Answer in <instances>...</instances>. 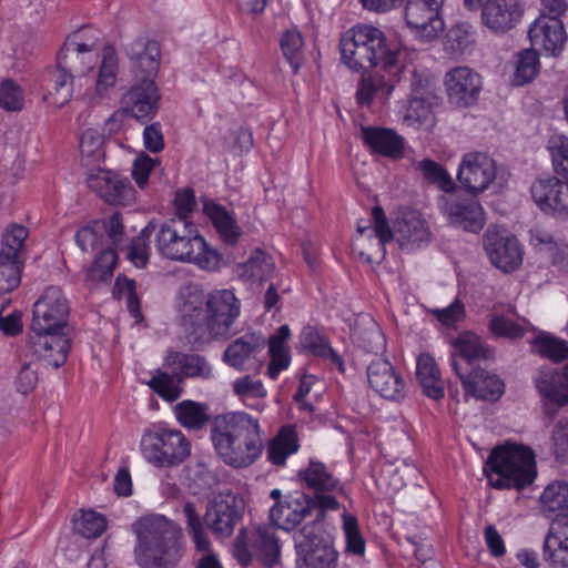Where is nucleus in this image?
Returning <instances> with one entry per match:
<instances>
[{"label": "nucleus", "instance_id": "nucleus-1", "mask_svg": "<svg viewBox=\"0 0 568 568\" xmlns=\"http://www.w3.org/2000/svg\"><path fill=\"white\" fill-rule=\"evenodd\" d=\"M399 49L387 44L382 30L372 24H357L351 28L341 40L343 62L352 70L364 73L356 91L361 105H369L374 99L385 100L399 81L402 67Z\"/></svg>", "mask_w": 568, "mask_h": 568}, {"label": "nucleus", "instance_id": "nucleus-2", "mask_svg": "<svg viewBox=\"0 0 568 568\" xmlns=\"http://www.w3.org/2000/svg\"><path fill=\"white\" fill-rule=\"evenodd\" d=\"M98 41L92 43L70 40L60 50L57 63L79 80H84L82 99L97 105L110 98L114 90L120 70V59L115 48L106 44L101 51L98 63Z\"/></svg>", "mask_w": 568, "mask_h": 568}, {"label": "nucleus", "instance_id": "nucleus-3", "mask_svg": "<svg viewBox=\"0 0 568 568\" xmlns=\"http://www.w3.org/2000/svg\"><path fill=\"white\" fill-rule=\"evenodd\" d=\"M211 439L223 462L236 468L253 464L263 449L258 419L241 410L213 417Z\"/></svg>", "mask_w": 568, "mask_h": 568}, {"label": "nucleus", "instance_id": "nucleus-4", "mask_svg": "<svg viewBox=\"0 0 568 568\" xmlns=\"http://www.w3.org/2000/svg\"><path fill=\"white\" fill-rule=\"evenodd\" d=\"M135 554L142 568H174L183 556L181 528L161 515L140 518L133 525Z\"/></svg>", "mask_w": 568, "mask_h": 568}, {"label": "nucleus", "instance_id": "nucleus-5", "mask_svg": "<svg viewBox=\"0 0 568 568\" xmlns=\"http://www.w3.org/2000/svg\"><path fill=\"white\" fill-rule=\"evenodd\" d=\"M241 313V303L230 290L212 292L206 302L199 294L191 295L181 306L184 325L193 333L206 332L211 338H226Z\"/></svg>", "mask_w": 568, "mask_h": 568}, {"label": "nucleus", "instance_id": "nucleus-6", "mask_svg": "<svg viewBox=\"0 0 568 568\" xmlns=\"http://www.w3.org/2000/svg\"><path fill=\"white\" fill-rule=\"evenodd\" d=\"M155 247L168 260L192 263L203 270H215L220 263L219 253L207 245L190 220L163 222L155 234Z\"/></svg>", "mask_w": 568, "mask_h": 568}, {"label": "nucleus", "instance_id": "nucleus-7", "mask_svg": "<svg viewBox=\"0 0 568 568\" xmlns=\"http://www.w3.org/2000/svg\"><path fill=\"white\" fill-rule=\"evenodd\" d=\"M485 471L494 488L523 489L537 476L535 453L524 444L506 442L491 450Z\"/></svg>", "mask_w": 568, "mask_h": 568}, {"label": "nucleus", "instance_id": "nucleus-8", "mask_svg": "<svg viewBox=\"0 0 568 568\" xmlns=\"http://www.w3.org/2000/svg\"><path fill=\"white\" fill-rule=\"evenodd\" d=\"M213 367L199 354H185L169 351L164 357L163 369H158L148 382L149 387L168 402L176 400L184 378L211 379Z\"/></svg>", "mask_w": 568, "mask_h": 568}, {"label": "nucleus", "instance_id": "nucleus-9", "mask_svg": "<svg viewBox=\"0 0 568 568\" xmlns=\"http://www.w3.org/2000/svg\"><path fill=\"white\" fill-rule=\"evenodd\" d=\"M548 149L556 173L568 180V138L552 135L548 141ZM531 196L544 212L568 217V183L557 178L537 180L531 185Z\"/></svg>", "mask_w": 568, "mask_h": 568}, {"label": "nucleus", "instance_id": "nucleus-10", "mask_svg": "<svg viewBox=\"0 0 568 568\" xmlns=\"http://www.w3.org/2000/svg\"><path fill=\"white\" fill-rule=\"evenodd\" d=\"M142 457L156 468H174L191 455V444L179 429L158 427L144 432L140 440Z\"/></svg>", "mask_w": 568, "mask_h": 568}, {"label": "nucleus", "instance_id": "nucleus-11", "mask_svg": "<svg viewBox=\"0 0 568 568\" xmlns=\"http://www.w3.org/2000/svg\"><path fill=\"white\" fill-rule=\"evenodd\" d=\"M232 552L244 567L254 559L267 568L276 566L281 559V546L275 528L261 525L241 529L234 539Z\"/></svg>", "mask_w": 568, "mask_h": 568}, {"label": "nucleus", "instance_id": "nucleus-12", "mask_svg": "<svg viewBox=\"0 0 568 568\" xmlns=\"http://www.w3.org/2000/svg\"><path fill=\"white\" fill-rule=\"evenodd\" d=\"M297 476L301 485L312 490L311 498L317 503L321 514L341 509L338 499L346 496L345 486L324 463L311 459Z\"/></svg>", "mask_w": 568, "mask_h": 568}, {"label": "nucleus", "instance_id": "nucleus-13", "mask_svg": "<svg viewBox=\"0 0 568 568\" xmlns=\"http://www.w3.org/2000/svg\"><path fill=\"white\" fill-rule=\"evenodd\" d=\"M326 514H321L320 507L311 495L302 491L287 495L283 501L276 503L270 509V517L277 528L285 531L293 530L304 519L312 517L306 525H315L316 530L322 528Z\"/></svg>", "mask_w": 568, "mask_h": 568}, {"label": "nucleus", "instance_id": "nucleus-14", "mask_svg": "<svg viewBox=\"0 0 568 568\" xmlns=\"http://www.w3.org/2000/svg\"><path fill=\"white\" fill-rule=\"evenodd\" d=\"M70 313L69 301L58 286L47 287L33 305V333L63 331Z\"/></svg>", "mask_w": 568, "mask_h": 568}, {"label": "nucleus", "instance_id": "nucleus-15", "mask_svg": "<svg viewBox=\"0 0 568 568\" xmlns=\"http://www.w3.org/2000/svg\"><path fill=\"white\" fill-rule=\"evenodd\" d=\"M297 550V568H335L337 552L322 537V528L304 525L294 537Z\"/></svg>", "mask_w": 568, "mask_h": 568}, {"label": "nucleus", "instance_id": "nucleus-16", "mask_svg": "<svg viewBox=\"0 0 568 568\" xmlns=\"http://www.w3.org/2000/svg\"><path fill=\"white\" fill-rule=\"evenodd\" d=\"M444 2L445 0H406L405 22L416 38L432 41L444 30Z\"/></svg>", "mask_w": 568, "mask_h": 568}, {"label": "nucleus", "instance_id": "nucleus-17", "mask_svg": "<svg viewBox=\"0 0 568 568\" xmlns=\"http://www.w3.org/2000/svg\"><path fill=\"white\" fill-rule=\"evenodd\" d=\"M484 246L490 263L506 273L517 270L523 263V246L516 236L504 227H488L484 236Z\"/></svg>", "mask_w": 568, "mask_h": 568}, {"label": "nucleus", "instance_id": "nucleus-18", "mask_svg": "<svg viewBox=\"0 0 568 568\" xmlns=\"http://www.w3.org/2000/svg\"><path fill=\"white\" fill-rule=\"evenodd\" d=\"M438 206L453 226L477 233L485 225L484 209L474 197L449 193L438 199Z\"/></svg>", "mask_w": 568, "mask_h": 568}, {"label": "nucleus", "instance_id": "nucleus-19", "mask_svg": "<svg viewBox=\"0 0 568 568\" xmlns=\"http://www.w3.org/2000/svg\"><path fill=\"white\" fill-rule=\"evenodd\" d=\"M483 87V77L467 65L454 67L444 75V88L448 102L456 108L464 109L476 104Z\"/></svg>", "mask_w": 568, "mask_h": 568}, {"label": "nucleus", "instance_id": "nucleus-20", "mask_svg": "<svg viewBox=\"0 0 568 568\" xmlns=\"http://www.w3.org/2000/svg\"><path fill=\"white\" fill-rule=\"evenodd\" d=\"M134 79H155L160 68L161 49L158 41L139 36L122 45Z\"/></svg>", "mask_w": 568, "mask_h": 568}, {"label": "nucleus", "instance_id": "nucleus-21", "mask_svg": "<svg viewBox=\"0 0 568 568\" xmlns=\"http://www.w3.org/2000/svg\"><path fill=\"white\" fill-rule=\"evenodd\" d=\"M495 161L481 152H470L463 156L457 172L459 183L473 194L488 189L496 179Z\"/></svg>", "mask_w": 568, "mask_h": 568}, {"label": "nucleus", "instance_id": "nucleus-22", "mask_svg": "<svg viewBox=\"0 0 568 568\" xmlns=\"http://www.w3.org/2000/svg\"><path fill=\"white\" fill-rule=\"evenodd\" d=\"M88 186L109 204L126 205L135 195L129 179L104 169L91 170L87 176Z\"/></svg>", "mask_w": 568, "mask_h": 568}, {"label": "nucleus", "instance_id": "nucleus-23", "mask_svg": "<svg viewBox=\"0 0 568 568\" xmlns=\"http://www.w3.org/2000/svg\"><path fill=\"white\" fill-rule=\"evenodd\" d=\"M528 38L536 51H541L549 57H558L565 48L567 33L560 19L539 14L529 26Z\"/></svg>", "mask_w": 568, "mask_h": 568}, {"label": "nucleus", "instance_id": "nucleus-24", "mask_svg": "<svg viewBox=\"0 0 568 568\" xmlns=\"http://www.w3.org/2000/svg\"><path fill=\"white\" fill-rule=\"evenodd\" d=\"M241 516V499L231 493L215 495L205 513L206 526L220 538L229 537Z\"/></svg>", "mask_w": 568, "mask_h": 568}, {"label": "nucleus", "instance_id": "nucleus-25", "mask_svg": "<svg viewBox=\"0 0 568 568\" xmlns=\"http://www.w3.org/2000/svg\"><path fill=\"white\" fill-rule=\"evenodd\" d=\"M160 92L155 79H134L122 98L123 108L133 118L144 122L156 114Z\"/></svg>", "mask_w": 568, "mask_h": 568}, {"label": "nucleus", "instance_id": "nucleus-26", "mask_svg": "<svg viewBox=\"0 0 568 568\" xmlns=\"http://www.w3.org/2000/svg\"><path fill=\"white\" fill-rule=\"evenodd\" d=\"M394 240L402 250L414 251L429 244L432 232L419 212L405 210L394 223Z\"/></svg>", "mask_w": 568, "mask_h": 568}, {"label": "nucleus", "instance_id": "nucleus-27", "mask_svg": "<svg viewBox=\"0 0 568 568\" xmlns=\"http://www.w3.org/2000/svg\"><path fill=\"white\" fill-rule=\"evenodd\" d=\"M367 381L369 387L385 399L399 400L405 396L406 383L387 359L376 358L371 362Z\"/></svg>", "mask_w": 568, "mask_h": 568}, {"label": "nucleus", "instance_id": "nucleus-28", "mask_svg": "<svg viewBox=\"0 0 568 568\" xmlns=\"http://www.w3.org/2000/svg\"><path fill=\"white\" fill-rule=\"evenodd\" d=\"M523 14L520 0H487L481 9V22L493 32L504 33L513 29Z\"/></svg>", "mask_w": 568, "mask_h": 568}, {"label": "nucleus", "instance_id": "nucleus-29", "mask_svg": "<svg viewBox=\"0 0 568 568\" xmlns=\"http://www.w3.org/2000/svg\"><path fill=\"white\" fill-rule=\"evenodd\" d=\"M545 406L561 408L568 405V363L560 369H541L535 378Z\"/></svg>", "mask_w": 568, "mask_h": 568}, {"label": "nucleus", "instance_id": "nucleus-30", "mask_svg": "<svg viewBox=\"0 0 568 568\" xmlns=\"http://www.w3.org/2000/svg\"><path fill=\"white\" fill-rule=\"evenodd\" d=\"M453 368L460 378L467 395L494 400L504 393V383L496 375L488 374L480 368H474L469 373L464 372L456 359H454Z\"/></svg>", "mask_w": 568, "mask_h": 568}, {"label": "nucleus", "instance_id": "nucleus-31", "mask_svg": "<svg viewBox=\"0 0 568 568\" xmlns=\"http://www.w3.org/2000/svg\"><path fill=\"white\" fill-rule=\"evenodd\" d=\"M31 348L34 355L58 368L67 361L70 342L62 331L34 333L31 338Z\"/></svg>", "mask_w": 568, "mask_h": 568}, {"label": "nucleus", "instance_id": "nucleus-32", "mask_svg": "<svg viewBox=\"0 0 568 568\" xmlns=\"http://www.w3.org/2000/svg\"><path fill=\"white\" fill-rule=\"evenodd\" d=\"M362 139L372 152L398 160L404 155L405 139L392 129L362 126Z\"/></svg>", "mask_w": 568, "mask_h": 568}, {"label": "nucleus", "instance_id": "nucleus-33", "mask_svg": "<svg viewBox=\"0 0 568 568\" xmlns=\"http://www.w3.org/2000/svg\"><path fill=\"white\" fill-rule=\"evenodd\" d=\"M265 339L262 335L252 333L245 334L232 342L223 354L224 362L237 369H247L256 358V355L264 349Z\"/></svg>", "mask_w": 568, "mask_h": 568}, {"label": "nucleus", "instance_id": "nucleus-34", "mask_svg": "<svg viewBox=\"0 0 568 568\" xmlns=\"http://www.w3.org/2000/svg\"><path fill=\"white\" fill-rule=\"evenodd\" d=\"M203 212L224 243L229 245L237 243L242 235V229L232 212L215 202H205Z\"/></svg>", "mask_w": 568, "mask_h": 568}, {"label": "nucleus", "instance_id": "nucleus-35", "mask_svg": "<svg viewBox=\"0 0 568 568\" xmlns=\"http://www.w3.org/2000/svg\"><path fill=\"white\" fill-rule=\"evenodd\" d=\"M542 555L544 559L555 568L568 567V518L546 535Z\"/></svg>", "mask_w": 568, "mask_h": 568}, {"label": "nucleus", "instance_id": "nucleus-36", "mask_svg": "<svg viewBox=\"0 0 568 568\" xmlns=\"http://www.w3.org/2000/svg\"><path fill=\"white\" fill-rule=\"evenodd\" d=\"M416 376L424 394L433 399L444 397V381L435 358L423 353L417 357Z\"/></svg>", "mask_w": 568, "mask_h": 568}, {"label": "nucleus", "instance_id": "nucleus-37", "mask_svg": "<svg viewBox=\"0 0 568 568\" xmlns=\"http://www.w3.org/2000/svg\"><path fill=\"white\" fill-rule=\"evenodd\" d=\"M301 346L313 354L321 357L329 365L336 367L339 372H344V361L342 356L332 348L328 341L322 336L314 327H305L300 335Z\"/></svg>", "mask_w": 568, "mask_h": 568}, {"label": "nucleus", "instance_id": "nucleus-38", "mask_svg": "<svg viewBox=\"0 0 568 568\" xmlns=\"http://www.w3.org/2000/svg\"><path fill=\"white\" fill-rule=\"evenodd\" d=\"M398 114L403 124L413 129L429 128L434 123L432 104L424 98L413 97L402 101Z\"/></svg>", "mask_w": 568, "mask_h": 568}, {"label": "nucleus", "instance_id": "nucleus-39", "mask_svg": "<svg viewBox=\"0 0 568 568\" xmlns=\"http://www.w3.org/2000/svg\"><path fill=\"white\" fill-rule=\"evenodd\" d=\"M455 349L452 364L456 359L464 372H467V369L463 367V363L471 365L475 359L489 358L491 356V351L485 346L478 335L473 333L462 334L455 342Z\"/></svg>", "mask_w": 568, "mask_h": 568}, {"label": "nucleus", "instance_id": "nucleus-40", "mask_svg": "<svg viewBox=\"0 0 568 568\" xmlns=\"http://www.w3.org/2000/svg\"><path fill=\"white\" fill-rule=\"evenodd\" d=\"M274 263L262 251H255L247 261L235 266L236 275L244 282L262 283L270 278Z\"/></svg>", "mask_w": 568, "mask_h": 568}, {"label": "nucleus", "instance_id": "nucleus-41", "mask_svg": "<svg viewBox=\"0 0 568 568\" xmlns=\"http://www.w3.org/2000/svg\"><path fill=\"white\" fill-rule=\"evenodd\" d=\"M73 79L71 73L57 63L50 74V88L44 99L57 108L68 104L73 95Z\"/></svg>", "mask_w": 568, "mask_h": 568}, {"label": "nucleus", "instance_id": "nucleus-42", "mask_svg": "<svg viewBox=\"0 0 568 568\" xmlns=\"http://www.w3.org/2000/svg\"><path fill=\"white\" fill-rule=\"evenodd\" d=\"M475 45L476 29L467 21L453 24L446 34L445 47L452 54L463 55L470 52Z\"/></svg>", "mask_w": 568, "mask_h": 568}, {"label": "nucleus", "instance_id": "nucleus-43", "mask_svg": "<svg viewBox=\"0 0 568 568\" xmlns=\"http://www.w3.org/2000/svg\"><path fill=\"white\" fill-rule=\"evenodd\" d=\"M511 83L516 87L531 82L540 71L539 53L534 48L519 51L514 59Z\"/></svg>", "mask_w": 568, "mask_h": 568}, {"label": "nucleus", "instance_id": "nucleus-44", "mask_svg": "<svg viewBox=\"0 0 568 568\" xmlns=\"http://www.w3.org/2000/svg\"><path fill=\"white\" fill-rule=\"evenodd\" d=\"M532 352L555 363L568 359V342L548 333H539L531 342Z\"/></svg>", "mask_w": 568, "mask_h": 568}, {"label": "nucleus", "instance_id": "nucleus-45", "mask_svg": "<svg viewBox=\"0 0 568 568\" xmlns=\"http://www.w3.org/2000/svg\"><path fill=\"white\" fill-rule=\"evenodd\" d=\"M298 449L297 436L292 428L284 427L278 435L271 440L267 449L268 460L282 466L286 458Z\"/></svg>", "mask_w": 568, "mask_h": 568}, {"label": "nucleus", "instance_id": "nucleus-46", "mask_svg": "<svg viewBox=\"0 0 568 568\" xmlns=\"http://www.w3.org/2000/svg\"><path fill=\"white\" fill-rule=\"evenodd\" d=\"M174 413L178 422L189 429H200L210 419L207 406L193 400L179 403L174 408Z\"/></svg>", "mask_w": 568, "mask_h": 568}, {"label": "nucleus", "instance_id": "nucleus-47", "mask_svg": "<svg viewBox=\"0 0 568 568\" xmlns=\"http://www.w3.org/2000/svg\"><path fill=\"white\" fill-rule=\"evenodd\" d=\"M116 253L115 248L105 246L99 251V255L95 257L93 264L87 272L88 281L97 284L99 282H108L113 275V271L116 265Z\"/></svg>", "mask_w": 568, "mask_h": 568}, {"label": "nucleus", "instance_id": "nucleus-48", "mask_svg": "<svg viewBox=\"0 0 568 568\" xmlns=\"http://www.w3.org/2000/svg\"><path fill=\"white\" fill-rule=\"evenodd\" d=\"M540 506L544 513L568 511V483L549 484L540 496Z\"/></svg>", "mask_w": 568, "mask_h": 568}, {"label": "nucleus", "instance_id": "nucleus-49", "mask_svg": "<svg viewBox=\"0 0 568 568\" xmlns=\"http://www.w3.org/2000/svg\"><path fill=\"white\" fill-rule=\"evenodd\" d=\"M231 386L234 395L237 396L242 403L252 408L261 409L258 405L248 404L250 399L266 397L267 390L261 379H255L250 375H245L234 379Z\"/></svg>", "mask_w": 568, "mask_h": 568}, {"label": "nucleus", "instance_id": "nucleus-50", "mask_svg": "<svg viewBox=\"0 0 568 568\" xmlns=\"http://www.w3.org/2000/svg\"><path fill=\"white\" fill-rule=\"evenodd\" d=\"M183 514L186 519L187 532L191 536L196 549L206 554L211 552L210 539L204 530L200 515L195 510L194 505L192 503H186L183 507Z\"/></svg>", "mask_w": 568, "mask_h": 568}, {"label": "nucleus", "instance_id": "nucleus-51", "mask_svg": "<svg viewBox=\"0 0 568 568\" xmlns=\"http://www.w3.org/2000/svg\"><path fill=\"white\" fill-rule=\"evenodd\" d=\"M23 262L0 253V294L12 292L21 280Z\"/></svg>", "mask_w": 568, "mask_h": 568}, {"label": "nucleus", "instance_id": "nucleus-52", "mask_svg": "<svg viewBox=\"0 0 568 568\" xmlns=\"http://www.w3.org/2000/svg\"><path fill=\"white\" fill-rule=\"evenodd\" d=\"M103 135L94 130L84 131L80 139V153L82 161L89 165L104 159Z\"/></svg>", "mask_w": 568, "mask_h": 568}, {"label": "nucleus", "instance_id": "nucleus-53", "mask_svg": "<svg viewBox=\"0 0 568 568\" xmlns=\"http://www.w3.org/2000/svg\"><path fill=\"white\" fill-rule=\"evenodd\" d=\"M75 242L83 252L101 251L106 246L104 227L100 222L84 226L75 234Z\"/></svg>", "mask_w": 568, "mask_h": 568}, {"label": "nucleus", "instance_id": "nucleus-54", "mask_svg": "<svg viewBox=\"0 0 568 568\" xmlns=\"http://www.w3.org/2000/svg\"><path fill=\"white\" fill-rule=\"evenodd\" d=\"M417 168L422 171L424 178L437 185L442 191L449 194L454 190V182L449 173L437 162L430 159L422 160Z\"/></svg>", "mask_w": 568, "mask_h": 568}, {"label": "nucleus", "instance_id": "nucleus-55", "mask_svg": "<svg viewBox=\"0 0 568 568\" xmlns=\"http://www.w3.org/2000/svg\"><path fill=\"white\" fill-rule=\"evenodd\" d=\"M105 529V517L92 510L83 511L74 519V530L84 538H98Z\"/></svg>", "mask_w": 568, "mask_h": 568}, {"label": "nucleus", "instance_id": "nucleus-56", "mask_svg": "<svg viewBox=\"0 0 568 568\" xmlns=\"http://www.w3.org/2000/svg\"><path fill=\"white\" fill-rule=\"evenodd\" d=\"M550 450L558 463L568 465V416L555 424L550 436Z\"/></svg>", "mask_w": 568, "mask_h": 568}, {"label": "nucleus", "instance_id": "nucleus-57", "mask_svg": "<svg viewBox=\"0 0 568 568\" xmlns=\"http://www.w3.org/2000/svg\"><path fill=\"white\" fill-rule=\"evenodd\" d=\"M357 343L369 353H382L386 347L385 336L379 326L372 320L364 331H355Z\"/></svg>", "mask_w": 568, "mask_h": 568}, {"label": "nucleus", "instance_id": "nucleus-58", "mask_svg": "<svg viewBox=\"0 0 568 568\" xmlns=\"http://www.w3.org/2000/svg\"><path fill=\"white\" fill-rule=\"evenodd\" d=\"M28 237V230L22 225H12L6 230L2 235V247L0 253H4L12 258L20 260V252Z\"/></svg>", "mask_w": 568, "mask_h": 568}, {"label": "nucleus", "instance_id": "nucleus-59", "mask_svg": "<svg viewBox=\"0 0 568 568\" xmlns=\"http://www.w3.org/2000/svg\"><path fill=\"white\" fill-rule=\"evenodd\" d=\"M343 530L346 538V550L363 555L365 551V541L359 532L357 518L347 511L342 514Z\"/></svg>", "mask_w": 568, "mask_h": 568}, {"label": "nucleus", "instance_id": "nucleus-60", "mask_svg": "<svg viewBox=\"0 0 568 568\" xmlns=\"http://www.w3.org/2000/svg\"><path fill=\"white\" fill-rule=\"evenodd\" d=\"M23 102V91L18 83L10 79L0 83V108L6 111H20Z\"/></svg>", "mask_w": 568, "mask_h": 568}, {"label": "nucleus", "instance_id": "nucleus-61", "mask_svg": "<svg viewBox=\"0 0 568 568\" xmlns=\"http://www.w3.org/2000/svg\"><path fill=\"white\" fill-rule=\"evenodd\" d=\"M281 47L294 72H297L301 65L302 34L297 30L286 31L281 38Z\"/></svg>", "mask_w": 568, "mask_h": 568}, {"label": "nucleus", "instance_id": "nucleus-62", "mask_svg": "<svg viewBox=\"0 0 568 568\" xmlns=\"http://www.w3.org/2000/svg\"><path fill=\"white\" fill-rule=\"evenodd\" d=\"M490 332L498 337L510 339L521 338L525 335V327L503 315L493 314L489 320Z\"/></svg>", "mask_w": 568, "mask_h": 568}, {"label": "nucleus", "instance_id": "nucleus-63", "mask_svg": "<svg viewBox=\"0 0 568 568\" xmlns=\"http://www.w3.org/2000/svg\"><path fill=\"white\" fill-rule=\"evenodd\" d=\"M150 230L148 225L139 236L132 240L126 257L136 267H144L149 262L150 246L148 243Z\"/></svg>", "mask_w": 568, "mask_h": 568}, {"label": "nucleus", "instance_id": "nucleus-64", "mask_svg": "<svg viewBox=\"0 0 568 568\" xmlns=\"http://www.w3.org/2000/svg\"><path fill=\"white\" fill-rule=\"evenodd\" d=\"M531 241L541 252L548 254L552 258L554 263L562 261L565 256L568 255V247L565 245L559 246L554 242L550 234L536 232L532 234Z\"/></svg>", "mask_w": 568, "mask_h": 568}]
</instances>
